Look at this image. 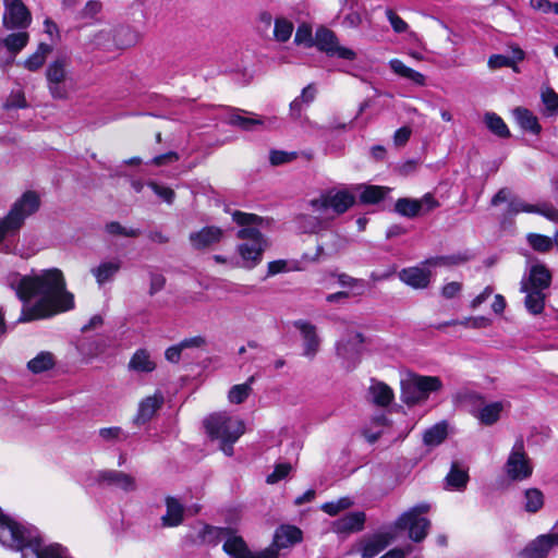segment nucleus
Instances as JSON below:
<instances>
[{
	"label": "nucleus",
	"instance_id": "1",
	"mask_svg": "<svg viewBox=\"0 0 558 558\" xmlns=\"http://www.w3.org/2000/svg\"><path fill=\"white\" fill-rule=\"evenodd\" d=\"M8 283L25 303L19 322L47 318L74 307V296L66 291L63 274L58 268L28 276L13 274Z\"/></svg>",
	"mask_w": 558,
	"mask_h": 558
},
{
	"label": "nucleus",
	"instance_id": "2",
	"mask_svg": "<svg viewBox=\"0 0 558 558\" xmlns=\"http://www.w3.org/2000/svg\"><path fill=\"white\" fill-rule=\"evenodd\" d=\"M232 219L241 226V229L236 232V238L243 240L236 246V252L240 256L236 266L253 269L262 262L263 253L268 246L267 240L259 231V227L268 223V221L257 215L239 210L232 214Z\"/></svg>",
	"mask_w": 558,
	"mask_h": 558
},
{
	"label": "nucleus",
	"instance_id": "3",
	"mask_svg": "<svg viewBox=\"0 0 558 558\" xmlns=\"http://www.w3.org/2000/svg\"><path fill=\"white\" fill-rule=\"evenodd\" d=\"M302 541V531L294 525L279 526L274 536V547L252 551L242 537L231 535L223 544L225 551L233 558H277L278 550L293 546Z\"/></svg>",
	"mask_w": 558,
	"mask_h": 558
},
{
	"label": "nucleus",
	"instance_id": "4",
	"mask_svg": "<svg viewBox=\"0 0 558 558\" xmlns=\"http://www.w3.org/2000/svg\"><path fill=\"white\" fill-rule=\"evenodd\" d=\"M204 426L211 439L221 442V450L227 456L233 454V444L244 434V422L226 412L210 414L204 420Z\"/></svg>",
	"mask_w": 558,
	"mask_h": 558
},
{
	"label": "nucleus",
	"instance_id": "5",
	"mask_svg": "<svg viewBox=\"0 0 558 558\" xmlns=\"http://www.w3.org/2000/svg\"><path fill=\"white\" fill-rule=\"evenodd\" d=\"M40 206V198L33 191L25 192L17 198L4 218L0 220V242L19 232L27 217L35 214Z\"/></svg>",
	"mask_w": 558,
	"mask_h": 558
},
{
	"label": "nucleus",
	"instance_id": "6",
	"mask_svg": "<svg viewBox=\"0 0 558 558\" xmlns=\"http://www.w3.org/2000/svg\"><path fill=\"white\" fill-rule=\"evenodd\" d=\"M441 388L442 383L437 376L410 375L401 381V400L408 405L422 403Z\"/></svg>",
	"mask_w": 558,
	"mask_h": 558
},
{
	"label": "nucleus",
	"instance_id": "7",
	"mask_svg": "<svg viewBox=\"0 0 558 558\" xmlns=\"http://www.w3.org/2000/svg\"><path fill=\"white\" fill-rule=\"evenodd\" d=\"M36 536V530L26 527L0 509V543L3 546L24 549L27 545L33 544Z\"/></svg>",
	"mask_w": 558,
	"mask_h": 558
},
{
	"label": "nucleus",
	"instance_id": "8",
	"mask_svg": "<svg viewBox=\"0 0 558 558\" xmlns=\"http://www.w3.org/2000/svg\"><path fill=\"white\" fill-rule=\"evenodd\" d=\"M430 506L426 502L414 506L398 518L396 526L401 530H408L409 537L412 541L416 543L422 542L430 526L429 520L422 517V514L428 512Z\"/></svg>",
	"mask_w": 558,
	"mask_h": 558
},
{
	"label": "nucleus",
	"instance_id": "9",
	"mask_svg": "<svg viewBox=\"0 0 558 558\" xmlns=\"http://www.w3.org/2000/svg\"><path fill=\"white\" fill-rule=\"evenodd\" d=\"M310 204L314 211L322 213L331 208L336 215H342L355 204V195L353 187L330 189L318 198L312 199Z\"/></svg>",
	"mask_w": 558,
	"mask_h": 558
},
{
	"label": "nucleus",
	"instance_id": "10",
	"mask_svg": "<svg viewBox=\"0 0 558 558\" xmlns=\"http://www.w3.org/2000/svg\"><path fill=\"white\" fill-rule=\"evenodd\" d=\"M505 471L509 478L513 481H523L532 475L533 466L524 451V442L518 439L505 464Z\"/></svg>",
	"mask_w": 558,
	"mask_h": 558
},
{
	"label": "nucleus",
	"instance_id": "11",
	"mask_svg": "<svg viewBox=\"0 0 558 558\" xmlns=\"http://www.w3.org/2000/svg\"><path fill=\"white\" fill-rule=\"evenodd\" d=\"M2 22L8 29H24L29 26L32 15L22 0H3Z\"/></svg>",
	"mask_w": 558,
	"mask_h": 558
},
{
	"label": "nucleus",
	"instance_id": "12",
	"mask_svg": "<svg viewBox=\"0 0 558 558\" xmlns=\"http://www.w3.org/2000/svg\"><path fill=\"white\" fill-rule=\"evenodd\" d=\"M314 44L320 51L331 57L336 56L345 60H354L356 57L352 49L340 46L335 33L325 27L316 31Z\"/></svg>",
	"mask_w": 558,
	"mask_h": 558
},
{
	"label": "nucleus",
	"instance_id": "13",
	"mask_svg": "<svg viewBox=\"0 0 558 558\" xmlns=\"http://www.w3.org/2000/svg\"><path fill=\"white\" fill-rule=\"evenodd\" d=\"M551 283L550 270L541 263L532 265L529 271L522 277L520 290H536L546 292Z\"/></svg>",
	"mask_w": 558,
	"mask_h": 558
},
{
	"label": "nucleus",
	"instance_id": "14",
	"mask_svg": "<svg viewBox=\"0 0 558 558\" xmlns=\"http://www.w3.org/2000/svg\"><path fill=\"white\" fill-rule=\"evenodd\" d=\"M364 338L357 331L349 332L344 339L337 344V354L349 363L348 367H355L360 360Z\"/></svg>",
	"mask_w": 558,
	"mask_h": 558
},
{
	"label": "nucleus",
	"instance_id": "15",
	"mask_svg": "<svg viewBox=\"0 0 558 558\" xmlns=\"http://www.w3.org/2000/svg\"><path fill=\"white\" fill-rule=\"evenodd\" d=\"M293 325L302 336L303 355L308 359H314L320 347V339L317 335L316 326L304 319L295 320Z\"/></svg>",
	"mask_w": 558,
	"mask_h": 558
},
{
	"label": "nucleus",
	"instance_id": "16",
	"mask_svg": "<svg viewBox=\"0 0 558 558\" xmlns=\"http://www.w3.org/2000/svg\"><path fill=\"white\" fill-rule=\"evenodd\" d=\"M554 547H558V531L538 536L525 547L522 555L524 558H546Z\"/></svg>",
	"mask_w": 558,
	"mask_h": 558
},
{
	"label": "nucleus",
	"instance_id": "17",
	"mask_svg": "<svg viewBox=\"0 0 558 558\" xmlns=\"http://www.w3.org/2000/svg\"><path fill=\"white\" fill-rule=\"evenodd\" d=\"M242 113L246 112L233 109L226 119L227 123L244 131H252L257 126L270 125L276 122V118H263L253 113H251V117H245Z\"/></svg>",
	"mask_w": 558,
	"mask_h": 558
},
{
	"label": "nucleus",
	"instance_id": "18",
	"mask_svg": "<svg viewBox=\"0 0 558 558\" xmlns=\"http://www.w3.org/2000/svg\"><path fill=\"white\" fill-rule=\"evenodd\" d=\"M124 33H129V29L122 26L116 28H104L94 34L92 43L95 46L105 49H110L111 47H123L131 44V40H122L119 37Z\"/></svg>",
	"mask_w": 558,
	"mask_h": 558
},
{
	"label": "nucleus",
	"instance_id": "19",
	"mask_svg": "<svg viewBox=\"0 0 558 558\" xmlns=\"http://www.w3.org/2000/svg\"><path fill=\"white\" fill-rule=\"evenodd\" d=\"M97 482L106 483L124 492H133L136 489L135 478L130 474L117 470H104L98 472Z\"/></svg>",
	"mask_w": 558,
	"mask_h": 558
},
{
	"label": "nucleus",
	"instance_id": "20",
	"mask_svg": "<svg viewBox=\"0 0 558 558\" xmlns=\"http://www.w3.org/2000/svg\"><path fill=\"white\" fill-rule=\"evenodd\" d=\"M365 523V513L362 511L350 512L332 523V531L338 534L359 532Z\"/></svg>",
	"mask_w": 558,
	"mask_h": 558
},
{
	"label": "nucleus",
	"instance_id": "21",
	"mask_svg": "<svg viewBox=\"0 0 558 558\" xmlns=\"http://www.w3.org/2000/svg\"><path fill=\"white\" fill-rule=\"evenodd\" d=\"M122 268V260L118 257L102 260L98 266L90 269V274L95 277L96 282L102 286L113 280Z\"/></svg>",
	"mask_w": 558,
	"mask_h": 558
},
{
	"label": "nucleus",
	"instance_id": "22",
	"mask_svg": "<svg viewBox=\"0 0 558 558\" xmlns=\"http://www.w3.org/2000/svg\"><path fill=\"white\" fill-rule=\"evenodd\" d=\"M222 238V230L217 227H205L197 232L190 234V242L196 250L208 247L218 243Z\"/></svg>",
	"mask_w": 558,
	"mask_h": 558
},
{
	"label": "nucleus",
	"instance_id": "23",
	"mask_svg": "<svg viewBox=\"0 0 558 558\" xmlns=\"http://www.w3.org/2000/svg\"><path fill=\"white\" fill-rule=\"evenodd\" d=\"M163 403V397L160 392H155L153 396H148L143 399L138 405V411L136 415L137 424H145L149 420L153 418L155 413Z\"/></svg>",
	"mask_w": 558,
	"mask_h": 558
},
{
	"label": "nucleus",
	"instance_id": "24",
	"mask_svg": "<svg viewBox=\"0 0 558 558\" xmlns=\"http://www.w3.org/2000/svg\"><path fill=\"white\" fill-rule=\"evenodd\" d=\"M399 277L401 281L414 289H424L430 281V272L422 267L402 269Z\"/></svg>",
	"mask_w": 558,
	"mask_h": 558
},
{
	"label": "nucleus",
	"instance_id": "25",
	"mask_svg": "<svg viewBox=\"0 0 558 558\" xmlns=\"http://www.w3.org/2000/svg\"><path fill=\"white\" fill-rule=\"evenodd\" d=\"M166 514L161 517L163 526H178L183 521L184 507L173 497L166 498Z\"/></svg>",
	"mask_w": 558,
	"mask_h": 558
},
{
	"label": "nucleus",
	"instance_id": "26",
	"mask_svg": "<svg viewBox=\"0 0 558 558\" xmlns=\"http://www.w3.org/2000/svg\"><path fill=\"white\" fill-rule=\"evenodd\" d=\"M129 368L138 373H150L156 368V363L147 350L138 349L132 355Z\"/></svg>",
	"mask_w": 558,
	"mask_h": 558
},
{
	"label": "nucleus",
	"instance_id": "27",
	"mask_svg": "<svg viewBox=\"0 0 558 558\" xmlns=\"http://www.w3.org/2000/svg\"><path fill=\"white\" fill-rule=\"evenodd\" d=\"M520 291L525 294L524 305L527 312L532 315L542 314L545 308L546 292L530 289Z\"/></svg>",
	"mask_w": 558,
	"mask_h": 558
},
{
	"label": "nucleus",
	"instance_id": "28",
	"mask_svg": "<svg viewBox=\"0 0 558 558\" xmlns=\"http://www.w3.org/2000/svg\"><path fill=\"white\" fill-rule=\"evenodd\" d=\"M502 410L504 404L501 402H492L474 412V416L481 422V424L489 426L499 420Z\"/></svg>",
	"mask_w": 558,
	"mask_h": 558
},
{
	"label": "nucleus",
	"instance_id": "29",
	"mask_svg": "<svg viewBox=\"0 0 558 558\" xmlns=\"http://www.w3.org/2000/svg\"><path fill=\"white\" fill-rule=\"evenodd\" d=\"M389 65H390V69L397 75H399L403 78L410 80L411 82H413L414 84H416L418 86L425 85V76L422 73L407 66L401 60L392 59L389 61Z\"/></svg>",
	"mask_w": 558,
	"mask_h": 558
},
{
	"label": "nucleus",
	"instance_id": "30",
	"mask_svg": "<svg viewBox=\"0 0 558 558\" xmlns=\"http://www.w3.org/2000/svg\"><path fill=\"white\" fill-rule=\"evenodd\" d=\"M316 88L313 84H308L302 89V93L290 104V112L293 119H299L303 109V105H310L316 97Z\"/></svg>",
	"mask_w": 558,
	"mask_h": 558
},
{
	"label": "nucleus",
	"instance_id": "31",
	"mask_svg": "<svg viewBox=\"0 0 558 558\" xmlns=\"http://www.w3.org/2000/svg\"><path fill=\"white\" fill-rule=\"evenodd\" d=\"M299 229L304 233H318L327 229L328 220L318 216L303 214L298 217Z\"/></svg>",
	"mask_w": 558,
	"mask_h": 558
},
{
	"label": "nucleus",
	"instance_id": "32",
	"mask_svg": "<svg viewBox=\"0 0 558 558\" xmlns=\"http://www.w3.org/2000/svg\"><path fill=\"white\" fill-rule=\"evenodd\" d=\"M513 116L523 130L533 134H538L541 132L542 128L537 118L530 110L519 107L513 110Z\"/></svg>",
	"mask_w": 558,
	"mask_h": 558
},
{
	"label": "nucleus",
	"instance_id": "33",
	"mask_svg": "<svg viewBox=\"0 0 558 558\" xmlns=\"http://www.w3.org/2000/svg\"><path fill=\"white\" fill-rule=\"evenodd\" d=\"M469 482L468 471L461 469L457 462L451 464V469L446 476L447 487L456 490H462L465 488Z\"/></svg>",
	"mask_w": 558,
	"mask_h": 558
},
{
	"label": "nucleus",
	"instance_id": "34",
	"mask_svg": "<svg viewBox=\"0 0 558 558\" xmlns=\"http://www.w3.org/2000/svg\"><path fill=\"white\" fill-rule=\"evenodd\" d=\"M54 364V355L51 352L41 351L35 357L28 361L27 368L34 374H40L51 369Z\"/></svg>",
	"mask_w": 558,
	"mask_h": 558
},
{
	"label": "nucleus",
	"instance_id": "35",
	"mask_svg": "<svg viewBox=\"0 0 558 558\" xmlns=\"http://www.w3.org/2000/svg\"><path fill=\"white\" fill-rule=\"evenodd\" d=\"M369 395L372 401L380 407L388 405L393 399L391 388L380 381H375L371 385Z\"/></svg>",
	"mask_w": 558,
	"mask_h": 558
},
{
	"label": "nucleus",
	"instance_id": "36",
	"mask_svg": "<svg viewBox=\"0 0 558 558\" xmlns=\"http://www.w3.org/2000/svg\"><path fill=\"white\" fill-rule=\"evenodd\" d=\"M254 381L255 377L251 376L245 383L232 386L228 392V401L232 404L243 403L251 396Z\"/></svg>",
	"mask_w": 558,
	"mask_h": 558
},
{
	"label": "nucleus",
	"instance_id": "37",
	"mask_svg": "<svg viewBox=\"0 0 558 558\" xmlns=\"http://www.w3.org/2000/svg\"><path fill=\"white\" fill-rule=\"evenodd\" d=\"M357 190H362L360 194V199L364 204H376L379 201H381L385 197L386 193L388 192V189L376 185L353 186V192Z\"/></svg>",
	"mask_w": 558,
	"mask_h": 558
},
{
	"label": "nucleus",
	"instance_id": "38",
	"mask_svg": "<svg viewBox=\"0 0 558 558\" xmlns=\"http://www.w3.org/2000/svg\"><path fill=\"white\" fill-rule=\"evenodd\" d=\"M389 541L390 539L384 534L375 535L374 537L369 538L367 542H365L362 548V558L375 557L388 546Z\"/></svg>",
	"mask_w": 558,
	"mask_h": 558
},
{
	"label": "nucleus",
	"instance_id": "39",
	"mask_svg": "<svg viewBox=\"0 0 558 558\" xmlns=\"http://www.w3.org/2000/svg\"><path fill=\"white\" fill-rule=\"evenodd\" d=\"M68 63L63 59H59L50 63L47 68L46 76L47 82L51 83H60L68 82V73H66Z\"/></svg>",
	"mask_w": 558,
	"mask_h": 558
},
{
	"label": "nucleus",
	"instance_id": "40",
	"mask_svg": "<svg viewBox=\"0 0 558 558\" xmlns=\"http://www.w3.org/2000/svg\"><path fill=\"white\" fill-rule=\"evenodd\" d=\"M50 45L41 43L37 50L24 62V66L29 71H37L45 63L47 56L51 52Z\"/></svg>",
	"mask_w": 558,
	"mask_h": 558
},
{
	"label": "nucleus",
	"instance_id": "41",
	"mask_svg": "<svg viewBox=\"0 0 558 558\" xmlns=\"http://www.w3.org/2000/svg\"><path fill=\"white\" fill-rule=\"evenodd\" d=\"M338 283L348 288L351 295H362L365 290V281L362 279L353 278L347 274H338L337 275Z\"/></svg>",
	"mask_w": 558,
	"mask_h": 558
},
{
	"label": "nucleus",
	"instance_id": "42",
	"mask_svg": "<svg viewBox=\"0 0 558 558\" xmlns=\"http://www.w3.org/2000/svg\"><path fill=\"white\" fill-rule=\"evenodd\" d=\"M293 23L284 17L275 20L274 37L279 43H286L290 39L293 33Z\"/></svg>",
	"mask_w": 558,
	"mask_h": 558
},
{
	"label": "nucleus",
	"instance_id": "43",
	"mask_svg": "<svg viewBox=\"0 0 558 558\" xmlns=\"http://www.w3.org/2000/svg\"><path fill=\"white\" fill-rule=\"evenodd\" d=\"M447 437V426L444 423H439L427 429L424 434V442L427 446H438Z\"/></svg>",
	"mask_w": 558,
	"mask_h": 558
},
{
	"label": "nucleus",
	"instance_id": "44",
	"mask_svg": "<svg viewBox=\"0 0 558 558\" xmlns=\"http://www.w3.org/2000/svg\"><path fill=\"white\" fill-rule=\"evenodd\" d=\"M420 205L417 199L399 198L395 205V209L401 216L413 218L420 215Z\"/></svg>",
	"mask_w": 558,
	"mask_h": 558
},
{
	"label": "nucleus",
	"instance_id": "45",
	"mask_svg": "<svg viewBox=\"0 0 558 558\" xmlns=\"http://www.w3.org/2000/svg\"><path fill=\"white\" fill-rule=\"evenodd\" d=\"M485 123L487 128L499 137H509L510 131L504 120L496 113H486Z\"/></svg>",
	"mask_w": 558,
	"mask_h": 558
},
{
	"label": "nucleus",
	"instance_id": "46",
	"mask_svg": "<svg viewBox=\"0 0 558 558\" xmlns=\"http://www.w3.org/2000/svg\"><path fill=\"white\" fill-rule=\"evenodd\" d=\"M105 231L111 236L137 238L141 231L135 228H126L118 221L106 223Z\"/></svg>",
	"mask_w": 558,
	"mask_h": 558
},
{
	"label": "nucleus",
	"instance_id": "47",
	"mask_svg": "<svg viewBox=\"0 0 558 558\" xmlns=\"http://www.w3.org/2000/svg\"><path fill=\"white\" fill-rule=\"evenodd\" d=\"M28 39L29 36L25 32L13 33L3 39V45L8 48V50L16 53L27 45Z\"/></svg>",
	"mask_w": 558,
	"mask_h": 558
},
{
	"label": "nucleus",
	"instance_id": "48",
	"mask_svg": "<svg viewBox=\"0 0 558 558\" xmlns=\"http://www.w3.org/2000/svg\"><path fill=\"white\" fill-rule=\"evenodd\" d=\"M526 240L534 251L541 253L550 251L554 245L553 239L538 233H529Z\"/></svg>",
	"mask_w": 558,
	"mask_h": 558
},
{
	"label": "nucleus",
	"instance_id": "49",
	"mask_svg": "<svg viewBox=\"0 0 558 558\" xmlns=\"http://www.w3.org/2000/svg\"><path fill=\"white\" fill-rule=\"evenodd\" d=\"M524 497V508L529 512H536L544 504L543 494L536 488L527 489Z\"/></svg>",
	"mask_w": 558,
	"mask_h": 558
},
{
	"label": "nucleus",
	"instance_id": "50",
	"mask_svg": "<svg viewBox=\"0 0 558 558\" xmlns=\"http://www.w3.org/2000/svg\"><path fill=\"white\" fill-rule=\"evenodd\" d=\"M542 101L545 105L546 113L548 116L555 114L558 112V94H556L551 88H544L542 90Z\"/></svg>",
	"mask_w": 558,
	"mask_h": 558
},
{
	"label": "nucleus",
	"instance_id": "51",
	"mask_svg": "<svg viewBox=\"0 0 558 558\" xmlns=\"http://www.w3.org/2000/svg\"><path fill=\"white\" fill-rule=\"evenodd\" d=\"M352 500L349 497L340 498L336 501L325 502L322 510L329 515H336L340 511L345 510L352 506Z\"/></svg>",
	"mask_w": 558,
	"mask_h": 558
},
{
	"label": "nucleus",
	"instance_id": "52",
	"mask_svg": "<svg viewBox=\"0 0 558 558\" xmlns=\"http://www.w3.org/2000/svg\"><path fill=\"white\" fill-rule=\"evenodd\" d=\"M296 158L298 154L295 151L271 150L269 154V161L272 166L289 163Z\"/></svg>",
	"mask_w": 558,
	"mask_h": 558
},
{
	"label": "nucleus",
	"instance_id": "53",
	"mask_svg": "<svg viewBox=\"0 0 558 558\" xmlns=\"http://www.w3.org/2000/svg\"><path fill=\"white\" fill-rule=\"evenodd\" d=\"M464 259L460 256H437L428 258L424 262L425 265L430 267L452 266L462 263Z\"/></svg>",
	"mask_w": 558,
	"mask_h": 558
},
{
	"label": "nucleus",
	"instance_id": "54",
	"mask_svg": "<svg viewBox=\"0 0 558 558\" xmlns=\"http://www.w3.org/2000/svg\"><path fill=\"white\" fill-rule=\"evenodd\" d=\"M294 43L307 47L313 46L312 27L307 24H301L296 29Z\"/></svg>",
	"mask_w": 558,
	"mask_h": 558
},
{
	"label": "nucleus",
	"instance_id": "55",
	"mask_svg": "<svg viewBox=\"0 0 558 558\" xmlns=\"http://www.w3.org/2000/svg\"><path fill=\"white\" fill-rule=\"evenodd\" d=\"M488 66L490 69L512 68L515 72L519 71L517 65H514V60L502 54H493L488 59Z\"/></svg>",
	"mask_w": 558,
	"mask_h": 558
},
{
	"label": "nucleus",
	"instance_id": "56",
	"mask_svg": "<svg viewBox=\"0 0 558 558\" xmlns=\"http://www.w3.org/2000/svg\"><path fill=\"white\" fill-rule=\"evenodd\" d=\"M4 109H19V108H26L27 101L25 99L24 93L21 90L12 92L10 96L8 97Z\"/></svg>",
	"mask_w": 558,
	"mask_h": 558
},
{
	"label": "nucleus",
	"instance_id": "57",
	"mask_svg": "<svg viewBox=\"0 0 558 558\" xmlns=\"http://www.w3.org/2000/svg\"><path fill=\"white\" fill-rule=\"evenodd\" d=\"M291 471V465L289 463H281L276 465L275 470L268 474L266 482L268 484H276L280 480L284 478L289 472Z\"/></svg>",
	"mask_w": 558,
	"mask_h": 558
},
{
	"label": "nucleus",
	"instance_id": "58",
	"mask_svg": "<svg viewBox=\"0 0 558 558\" xmlns=\"http://www.w3.org/2000/svg\"><path fill=\"white\" fill-rule=\"evenodd\" d=\"M519 213H536V206L529 205L521 199H511L508 205V214L517 215Z\"/></svg>",
	"mask_w": 558,
	"mask_h": 558
},
{
	"label": "nucleus",
	"instance_id": "59",
	"mask_svg": "<svg viewBox=\"0 0 558 558\" xmlns=\"http://www.w3.org/2000/svg\"><path fill=\"white\" fill-rule=\"evenodd\" d=\"M48 88L51 96L56 99H65L69 96L70 87L68 82L51 83L48 82Z\"/></svg>",
	"mask_w": 558,
	"mask_h": 558
},
{
	"label": "nucleus",
	"instance_id": "60",
	"mask_svg": "<svg viewBox=\"0 0 558 558\" xmlns=\"http://www.w3.org/2000/svg\"><path fill=\"white\" fill-rule=\"evenodd\" d=\"M531 7L536 10L541 11L542 13H555L558 14V3L551 2L549 0H531L530 1Z\"/></svg>",
	"mask_w": 558,
	"mask_h": 558
},
{
	"label": "nucleus",
	"instance_id": "61",
	"mask_svg": "<svg viewBox=\"0 0 558 558\" xmlns=\"http://www.w3.org/2000/svg\"><path fill=\"white\" fill-rule=\"evenodd\" d=\"M180 344L183 350L186 349H203L207 345V340L204 336H194L191 338H185L180 341Z\"/></svg>",
	"mask_w": 558,
	"mask_h": 558
},
{
	"label": "nucleus",
	"instance_id": "62",
	"mask_svg": "<svg viewBox=\"0 0 558 558\" xmlns=\"http://www.w3.org/2000/svg\"><path fill=\"white\" fill-rule=\"evenodd\" d=\"M148 185L166 203L171 204L173 202L174 192L170 187L159 185V184H157L155 182H149Z\"/></svg>",
	"mask_w": 558,
	"mask_h": 558
},
{
	"label": "nucleus",
	"instance_id": "63",
	"mask_svg": "<svg viewBox=\"0 0 558 558\" xmlns=\"http://www.w3.org/2000/svg\"><path fill=\"white\" fill-rule=\"evenodd\" d=\"M386 16L389 20V22L396 33H403L407 31L408 24L398 14H396L391 9H388L386 11Z\"/></svg>",
	"mask_w": 558,
	"mask_h": 558
},
{
	"label": "nucleus",
	"instance_id": "64",
	"mask_svg": "<svg viewBox=\"0 0 558 558\" xmlns=\"http://www.w3.org/2000/svg\"><path fill=\"white\" fill-rule=\"evenodd\" d=\"M462 291V283L458 281H451L446 283L441 289V295L446 299H453Z\"/></svg>",
	"mask_w": 558,
	"mask_h": 558
}]
</instances>
